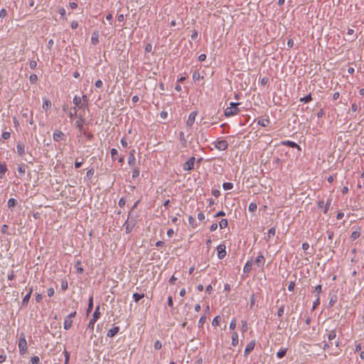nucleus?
I'll return each mask as SVG.
<instances>
[{
    "label": "nucleus",
    "instance_id": "1",
    "mask_svg": "<svg viewBox=\"0 0 364 364\" xmlns=\"http://www.w3.org/2000/svg\"><path fill=\"white\" fill-rule=\"evenodd\" d=\"M239 102H230V105L225 109L224 115L226 117H230L239 114L240 109L238 108Z\"/></svg>",
    "mask_w": 364,
    "mask_h": 364
},
{
    "label": "nucleus",
    "instance_id": "2",
    "mask_svg": "<svg viewBox=\"0 0 364 364\" xmlns=\"http://www.w3.org/2000/svg\"><path fill=\"white\" fill-rule=\"evenodd\" d=\"M75 315L76 311H74L73 313H70L64 318L63 328L65 330H68L71 328L73 325V318L75 316Z\"/></svg>",
    "mask_w": 364,
    "mask_h": 364
},
{
    "label": "nucleus",
    "instance_id": "3",
    "mask_svg": "<svg viewBox=\"0 0 364 364\" xmlns=\"http://www.w3.org/2000/svg\"><path fill=\"white\" fill-rule=\"evenodd\" d=\"M100 316V306H97L94 311L92 318H91V320L89 322V324H88L89 328H90L92 330L94 328L95 323L98 320Z\"/></svg>",
    "mask_w": 364,
    "mask_h": 364
},
{
    "label": "nucleus",
    "instance_id": "4",
    "mask_svg": "<svg viewBox=\"0 0 364 364\" xmlns=\"http://www.w3.org/2000/svg\"><path fill=\"white\" fill-rule=\"evenodd\" d=\"M18 348L21 354L25 353L28 349L27 341L26 340L25 336L23 333L21 335L18 341Z\"/></svg>",
    "mask_w": 364,
    "mask_h": 364
},
{
    "label": "nucleus",
    "instance_id": "5",
    "mask_svg": "<svg viewBox=\"0 0 364 364\" xmlns=\"http://www.w3.org/2000/svg\"><path fill=\"white\" fill-rule=\"evenodd\" d=\"M331 203V199H328L326 202L324 200H320L318 203V207L323 213H326L329 209Z\"/></svg>",
    "mask_w": 364,
    "mask_h": 364
},
{
    "label": "nucleus",
    "instance_id": "6",
    "mask_svg": "<svg viewBox=\"0 0 364 364\" xmlns=\"http://www.w3.org/2000/svg\"><path fill=\"white\" fill-rule=\"evenodd\" d=\"M215 147L220 151H225L228 149V143L227 141L221 139L214 142Z\"/></svg>",
    "mask_w": 364,
    "mask_h": 364
},
{
    "label": "nucleus",
    "instance_id": "7",
    "mask_svg": "<svg viewBox=\"0 0 364 364\" xmlns=\"http://www.w3.org/2000/svg\"><path fill=\"white\" fill-rule=\"evenodd\" d=\"M196 158L194 156L191 157L183 165V168L185 171H191L195 164Z\"/></svg>",
    "mask_w": 364,
    "mask_h": 364
},
{
    "label": "nucleus",
    "instance_id": "8",
    "mask_svg": "<svg viewBox=\"0 0 364 364\" xmlns=\"http://www.w3.org/2000/svg\"><path fill=\"white\" fill-rule=\"evenodd\" d=\"M16 152L17 154L21 156H23L25 155V144L22 141H18L17 144H16Z\"/></svg>",
    "mask_w": 364,
    "mask_h": 364
},
{
    "label": "nucleus",
    "instance_id": "9",
    "mask_svg": "<svg viewBox=\"0 0 364 364\" xmlns=\"http://www.w3.org/2000/svg\"><path fill=\"white\" fill-rule=\"evenodd\" d=\"M136 157H135V149H132L129 151V157H128V164L130 166H134L136 164Z\"/></svg>",
    "mask_w": 364,
    "mask_h": 364
},
{
    "label": "nucleus",
    "instance_id": "10",
    "mask_svg": "<svg viewBox=\"0 0 364 364\" xmlns=\"http://www.w3.org/2000/svg\"><path fill=\"white\" fill-rule=\"evenodd\" d=\"M225 245H220L217 247V252H218V257L219 259H223L226 255V250H225Z\"/></svg>",
    "mask_w": 364,
    "mask_h": 364
},
{
    "label": "nucleus",
    "instance_id": "11",
    "mask_svg": "<svg viewBox=\"0 0 364 364\" xmlns=\"http://www.w3.org/2000/svg\"><path fill=\"white\" fill-rule=\"evenodd\" d=\"M197 114H198V113L196 111H193L191 113H190V114L188 115V119L186 121L187 126H188L190 127H191L193 126V124L195 122L196 117Z\"/></svg>",
    "mask_w": 364,
    "mask_h": 364
},
{
    "label": "nucleus",
    "instance_id": "12",
    "mask_svg": "<svg viewBox=\"0 0 364 364\" xmlns=\"http://www.w3.org/2000/svg\"><path fill=\"white\" fill-rule=\"evenodd\" d=\"M255 341H251L249 342L245 349L244 354L245 356L248 355L255 348Z\"/></svg>",
    "mask_w": 364,
    "mask_h": 364
},
{
    "label": "nucleus",
    "instance_id": "13",
    "mask_svg": "<svg viewBox=\"0 0 364 364\" xmlns=\"http://www.w3.org/2000/svg\"><path fill=\"white\" fill-rule=\"evenodd\" d=\"M110 154H111V156H112V158L113 160H118V161L121 164H122L124 162V157L123 156H120L119 158L118 157V151L113 148L110 150Z\"/></svg>",
    "mask_w": 364,
    "mask_h": 364
},
{
    "label": "nucleus",
    "instance_id": "14",
    "mask_svg": "<svg viewBox=\"0 0 364 364\" xmlns=\"http://www.w3.org/2000/svg\"><path fill=\"white\" fill-rule=\"evenodd\" d=\"M64 133L60 130H55L53 133V140L55 141H60L64 138Z\"/></svg>",
    "mask_w": 364,
    "mask_h": 364
},
{
    "label": "nucleus",
    "instance_id": "15",
    "mask_svg": "<svg viewBox=\"0 0 364 364\" xmlns=\"http://www.w3.org/2000/svg\"><path fill=\"white\" fill-rule=\"evenodd\" d=\"M257 124L261 127H266L269 125L270 120H269V117L261 118V119H258Z\"/></svg>",
    "mask_w": 364,
    "mask_h": 364
},
{
    "label": "nucleus",
    "instance_id": "16",
    "mask_svg": "<svg viewBox=\"0 0 364 364\" xmlns=\"http://www.w3.org/2000/svg\"><path fill=\"white\" fill-rule=\"evenodd\" d=\"M264 261H265L264 257L262 253L260 252L259 254V255L257 257V258L255 259V262L258 267H261L264 265Z\"/></svg>",
    "mask_w": 364,
    "mask_h": 364
},
{
    "label": "nucleus",
    "instance_id": "17",
    "mask_svg": "<svg viewBox=\"0 0 364 364\" xmlns=\"http://www.w3.org/2000/svg\"><path fill=\"white\" fill-rule=\"evenodd\" d=\"M119 331V326H114V328H110L108 331H107V336L108 337H114V336H116L118 332Z\"/></svg>",
    "mask_w": 364,
    "mask_h": 364
},
{
    "label": "nucleus",
    "instance_id": "18",
    "mask_svg": "<svg viewBox=\"0 0 364 364\" xmlns=\"http://www.w3.org/2000/svg\"><path fill=\"white\" fill-rule=\"evenodd\" d=\"M51 106H52L51 101L48 100V99H46V98H44L43 99V105H42V108L45 111H48V110H49L51 108Z\"/></svg>",
    "mask_w": 364,
    "mask_h": 364
},
{
    "label": "nucleus",
    "instance_id": "19",
    "mask_svg": "<svg viewBox=\"0 0 364 364\" xmlns=\"http://www.w3.org/2000/svg\"><path fill=\"white\" fill-rule=\"evenodd\" d=\"M7 170L6 164L0 162V178H3L4 177Z\"/></svg>",
    "mask_w": 364,
    "mask_h": 364
},
{
    "label": "nucleus",
    "instance_id": "20",
    "mask_svg": "<svg viewBox=\"0 0 364 364\" xmlns=\"http://www.w3.org/2000/svg\"><path fill=\"white\" fill-rule=\"evenodd\" d=\"M26 166L23 164H20L18 166L17 171L20 176H23L26 173Z\"/></svg>",
    "mask_w": 364,
    "mask_h": 364
},
{
    "label": "nucleus",
    "instance_id": "21",
    "mask_svg": "<svg viewBox=\"0 0 364 364\" xmlns=\"http://www.w3.org/2000/svg\"><path fill=\"white\" fill-rule=\"evenodd\" d=\"M91 42L93 45H96L99 43V34L97 32L95 31L92 33L91 36Z\"/></svg>",
    "mask_w": 364,
    "mask_h": 364
},
{
    "label": "nucleus",
    "instance_id": "22",
    "mask_svg": "<svg viewBox=\"0 0 364 364\" xmlns=\"http://www.w3.org/2000/svg\"><path fill=\"white\" fill-rule=\"evenodd\" d=\"M32 292H33V289H32V288H31L29 289L28 292L27 293V294L24 296V298L22 300L23 305H26L28 304V302L31 298Z\"/></svg>",
    "mask_w": 364,
    "mask_h": 364
},
{
    "label": "nucleus",
    "instance_id": "23",
    "mask_svg": "<svg viewBox=\"0 0 364 364\" xmlns=\"http://www.w3.org/2000/svg\"><path fill=\"white\" fill-rule=\"evenodd\" d=\"M232 345L233 346H236L238 344L239 339H238V334L237 332H233L232 334Z\"/></svg>",
    "mask_w": 364,
    "mask_h": 364
},
{
    "label": "nucleus",
    "instance_id": "24",
    "mask_svg": "<svg viewBox=\"0 0 364 364\" xmlns=\"http://www.w3.org/2000/svg\"><path fill=\"white\" fill-rule=\"evenodd\" d=\"M84 122H85V119L82 117H80L76 122H75V125L76 127L78 128V129L80 131H82V128H83V124H84Z\"/></svg>",
    "mask_w": 364,
    "mask_h": 364
},
{
    "label": "nucleus",
    "instance_id": "25",
    "mask_svg": "<svg viewBox=\"0 0 364 364\" xmlns=\"http://www.w3.org/2000/svg\"><path fill=\"white\" fill-rule=\"evenodd\" d=\"M282 144L287 145V146H289L290 147H292V148H297L298 149L300 150V146L296 143H295L294 141H283Z\"/></svg>",
    "mask_w": 364,
    "mask_h": 364
},
{
    "label": "nucleus",
    "instance_id": "26",
    "mask_svg": "<svg viewBox=\"0 0 364 364\" xmlns=\"http://www.w3.org/2000/svg\"><path fill=\"white\" fill-rule=\"evenodd\" d=\"M252 262L251 261L246 262V264H245L244 268H243L244 272L249 273L252 269Z\"/></svg>",
    "mask_w": 364,
    "mask_h": 364
},
{
    "label": "nucleus",
    "instance_id": "27",
    "mask_svg": "<svg viewBox=\"0 0 364 364\" xmlns=\"http://www.w3.org/2000/svg\"><path fill=\"white\" fill-rule=\"evenodd\" d=\"M287 348H281L277 353V357L278 358H282L283 357L285 356L286 353H287Z\"/></svg>",
    "mask_w": 364,
    "mask_h": 364
},
{
    "label": "nucleus",
    "instance_id": "28",
    "mask_svg": "<svg viewBox=\"0 0 364 364\" xmlns=\"http://www.w3.org/2000/svg\"><path fill=\"white\" fill-rule=\"evenodd\" d=\"M321 291H322V286L321 284H318L315 287L314 294L316 297H318V296H319V294H321Z\"/></svg>",
    "mask_w": 364,
    "mask_h": 364
},
{
    "label": "nucleus",
    "instance_id": "29",
    "mask_svg": "<svg viewBox=\"0 0 364 364\" xmlns=\"http://www.w3.org/2000/svg\"><path fill=\"white\" fill-rule=\"evenodd\" d=\"M17 204V200L15 198H10L8 200L7 205L9 208H14Z\"/></svg>",
    "mask_w": 364,
    "mask_h": 364
},
{
    "label": "nucleus",
    "instance_id": "30",
    "mask_svg": "<svg viewBox=\"0 0 364 364\" xmlns=\"http://www.w3.org/2000/svg\"><path fill=\"white\" fill-rule=\"evenodd\" d=\"M144 297V294L134 293L133 294V299H134L135 302H138L140 299H141Z\"/></svg>",
    "mask_w": 364,
    "mask_h": 364
},
{
    "label": "nucleus",
    "instance_id": "31",
    "mask_svg": "<svg viewBox=\"0 0 364 364\" xmlns=\"http://www.w3.org/2000/svg\"><path fill=\"white\" fill-rule=\"evenodd\" d=\"M92 308H93V296H91L89 299V304H88V306H87V314L91 312Z\"/></svg>",
    "mask_w": 364,
    "mask_h": 364
},
{
    "label": "nucleus",
    "instance_id": "32",
    "mask_svg": "<svg viewBox=\"0 0 364 364\" xmlns=\"http://www.w3.org/2000/svg\"><path fill=\"white\" fill-rule=\"evenodd\" d=\"M327 337L329 341L333 340L336 337V333L334 330L330 331L327 333Z\"/></svg>",
    "mask_w": 364,
    "mask_h": 364
},
{
    "label": "nucleus",
    "instance_id": "33",
    "mask_svg": "<svg viewBox=\"0 0 364 364\" xmlns=\"http://www.w3.org/2000/svg\"><path fill=\"white\" fill-rule=\"evenodd\" d=\"M311 100H312V97H311V94H309L304 97H301L300 99V101L303 102L304 103H308V102H311Z\"/></svg>",
    "mask_w": 364,
    "mask_h": 364
},
{
    "label": "nucleus",
    "instance_id": "34",
    "mask_svg": "<svg viewBox=\"0 0 364 364\" xmlns=\"http://www.w3.org/2000/svg\"><path fill=\"white\" fill-rule=\"evenodd\" d=\"M257 205L255 203H250L248 206V210L250 212H255L257 210Z\"/></svg>",
    "mask_w": 364,
    "mask_h": 364
},
{
    "label": "nucleus",
    "instance_id": "35",
    "mask_svg": "<svg viewBox=\"0 0 364 364\" xmlns=\"http://www.w3.org/2000/svg\"><path fill=\"white\" fill-rule=\"evenodd\" d=\"M139 173H140V169L139 167H136L134 168L133 171H132V178H136L139 176Z\"/></svg>",
    "mask_w": 364,
    "mask_h": 364
},
{
    "label": "nucleus",
    "instance_id": "36",
    "mask_svg": "<svg viewBox=\"0 0 364 364\" xmlns=\"http://www.w3.org/2000/svg\"><path fill=\"white\" fill-rule=\"evenodd\" d=\"M223 187L224 190H230L233 188V184L230 182H225L223 183Z\"/></svg>",
    "mask_w": 364,
    "mask_h": 364
},
{
    "label": "nucleus",
    "instance_id": "37",
    "mask_svg": "<svg viewBox=\"0 0 364 364\" xmlns=\"http://www.w3.org/2000/svg\"><path fill=\"white\" fill-rule=\"evenodd\" d=\"M220 316H215V317L213 318V321H212V325H213V326H219V324H220Z\"/></svg>",
    "mask_w": 364,
    "mask_h": 364
},
{
    "label": "nucleus",
    "instance_id": "38",
    "mask_svg": "<svg viewBox=\"0 0 364 364\" xmlns=\"http://www.w3.org/2000/svg\"><path fill=\"white\" fill-rule=\"evenodd\" d=\"M82 102V99L80 97L77 96V95H75L73 98V103L76 105V106H78L80 105V104Z\"/></svg>",
    "mask_w": 364,
    "mask_h": 364
},
{
    "label": "nucleus",
    "instance_id": "39",
    "mask_svg": "<svg viewBox=\"0 0 364 364\" xmlns=\"http://www.w3.org/2000/svg\"><path fill=\"white\" fill-rule=\"evenodd\" d=\"M236 326H237L236 318H233L231 320L230 323V329L235 330V328H236Z\"/></svg>",
    "mask_w": 364,
    "mask_h": 364
},
{
    "label": "nucleus",
    "instance_id": "40",
    "mask_svg": "<svg viewBox=\"0 0 364 364\" xmlns=\"http://www.w3.org/2000/svg\"><path fill=\"white\" fill-rule=\"evenodd\" d=\"M220 228H226L228 226V220L225 219H222L219 222Z\"/></svg>",
    "mask_w": 364,
    "mask_h": 364
},
{
    "label": "nucleus",
    "instance_id": "41",
    "mask_svg": "<svg viewBox=\"0 0 364 364\" xmlns=\"http://www.w3.org/2000/svg\"><path fill=\"white\" fill-rule=\"evenodd\" d=\"M284 305H282V306H281L279 308V309H278V311H277V316H278L279 317H281V316L284 314Z\"/></svg>",
    "mask_w": 364,
    "mask_h": 364
},
{
    "label": "nucleus",
    "instance_id": "42",
    "mask_svg": "<svg viewBox=\"0 0 364 364\" xmlns=\"http://www.w3.org/2000/svg\"><path fill=\"white\" fill-rule=\"evenodd\" d=\"M154 348L156 350H160L162 347L161 343L159 341H156L154 342Z\"/></svg>",
    "mask_w": 364,
    "mask_h": 364
},
{
    "label": "nucleus",
    "instance_id": "43",
    "mask_svg": "<svg viewBox=\"0 0 364 364\" xmlns=\"http://www.w3.org/2000/svg\"><path fill=\"white\" fill-rule=\"evenodd\" d=\"M320 304V296L316 297V300L313 304V309H315Z\"/></svg>",
    "mask_w": 364,
    "mask_h": 364
},
{
    "label": "nucleus",
    "instance_id": "44",
    "mask_svg": "<svg viewBox=\"0 0 364 364\" xmlns=\"http://www.w3.org/2000/svg\"><path fill=\"white\" fill-rule=\"evenodd\" d=\"M7 16V11L6 9H1L0 11V17L4 18Z\"/></svg>",
    "mask_w": 364,
    "mask_h": 364
},
{
    "label": "nucleus",
    "instance_id": "45",
    "mask_svg": "<svg viewBox=\"0 0 364 364\" xmlns=\"http://www.w3.org/2000/svg\"><path fill=\"white\" fill-rule=\"evenodd\" d=\"M275 235V229H269L267 237L268 239L272 237Z\"/></svg>",
    "mask_w": 364,
    "mask_h": 364
},
{
    "label": "nucleus",
    "instance_id": "46",
    "mask_svg": "<svg viewBox=\"0 0 364 364\" xmlns=\"http://www.w3.org/2000/svg\"><path fill=\"white\" fill-rule=\"evenodd\" d=\"M31 361L32 364H38L40 361V359L38 356H33L31 358Z\"/></svg>",
    "mask_w": 364,
    "mask_h": 364
},
{
    "label": "nucleus",
    "instance_id": "47",
    "mask_svg": "<svg viewBox=\"0 0 364 364\" xmlns=\"http://www.w3.org/2000/svg\"><path fill=\"white\" fill-rule=\"evenodd\" d=\"M54 293H55V290H54V289H53V288H52V287H51V288H49V289H48V291H47V294H48V296L49 297L53 296L54 295Z\"/></svg>",
    "mask_w": 364,
    "mask_h": 364
},
{
    "label": "nucleus",
    "instance_id": "48",
    "mask_svg": "<svg viewBox=\"0 0 364 364\" xmlns=\"http://www.w3.org/2000/svg\"><path fill=\"white\" fill-rule=\"evenodd\" d=\"M10 136H11V134H10V132H3V134H2V138H3L4 139H9V138H10Z\"/></svg>",
    "mask_w": 364,
    "mask_h": 364
},
{
    "label": "nucleus",
    "instance_id": "49",
    "mask_svg": "<svg viewBox=\"0 0 364 364\" xmlns=\"http://www.w3.org/2000/svg\"><path fill=\"white\" fill-rule=\"evenodd\" d=\"M242 332H245L247 330V328H248L247 323V322L245 321H242Z\"/></svg>",
    "mask_w": 364,
    "mask_h": 364
},
{
    "label": "nucleus",
    "instance_id": "50",
    "mask_svg": "<svg viewBox=\"0 0 364 364\" xmlns=\"http://www.w3.org/2000/svg\"><path fill=\"white\" fill-rule=\"evenodd\" d=\"M95 85L97 88H101L103 86V82L101 80H98L95 82Z\"/></svg>",
    "mask_w": 364,
    "mask_h": 364
},
{
    "label": "nucleus",
    "instance_id": "51",
    "mask_svg": "<svg viewBox=\"0 0 364 364\" xmlns=\"http://www.w3.org/2000/svg\"><path fill=\"white\" fill-rule=\"evenodd\" d=\"M29 66L31 69H35L37 66V62L36 60H31L29 63Z\"/></svg>",
    "mask_w": 364,
    "mask_h": 364
},
{
    "label": "nucleus",
    "instance_id": "52",
    "mask_svg": "<svg viewBox=\"0 0 364 364\" xmlns=\"http://www.w3.org/2000/svg\"><path fill=\"white\" fill-rule=\"evenodd\" d=\"M269 82V79L268 77H262L261 80H260V83L262 85H265L268 83Z\"/></svg>",
    "mask_w": 364,
    "mask_h": 364
},
{
    "label": "nucleus",
    "instance_id": "53",
    "mask_svg": "<svg viewBox=\"0 0 364 364\" xmlns=\"http://www.w3.org/2000/svg\"><path fill=\"white\" fill-rule=\"evenodd\" d=\"M168 116V112L166 111H162L161 113H160V117L164 119H166Z\"/></svg>",
    "mask_w": 364,
    "mask_h": 364
},
{
    "label": "nucleus",
    "instance_id": "54",
    "mask_svg": "<svg viewBox=\"0 0 364 364\" xmlns=\"http://www.w3.org/2000/svg\"><path fill=\"white\" fill-rule=\"evenodd\" d=\"M205 321H206V317L205 316H201L200 318L199 319L198 324L202 326L204 324V323L205 322Z\"/></svg>",
    "mask_w": 364,
    "mask_h": 364
},
{
    "label": "nucleus",
    "instance_id": "55",
    "mask_svg": "<svg viewBox=\"0 0 364 364\" xmlns=\"http://www.w3.org/2000/svg\"><path fill=\"white\" fill-rule=\"evenodd\" d=\"M360 236V232H358V231H354L352 235H351V237L353 238V240H355L356 238H358V237Z\"/></svg>",
    "mask_w": 364,
    "mask_h": 364
},
{
    "label": "nucleus",
    "instance_id": "56",
    "mask_svg": "<svg viewBox=\"0 0 364 364\" xmlns=\"http://www.w3.org/2000/svg\"><path fill=\"white\" fill-rule=\"evenodd\" d=\"M120 142H121L122 146L124 147V148L127 147V145H128L127 139L124 137L121 139Z\"/></svg>",
    "mask_w": 364,
    "mask_h": 364
},
{
    "label": "nucleus",
    "instance_id": "57",
    "mask_svg": "<svg viewBox=\"0 0 364 364\" xmlns=\"http://www.w3.org/2000/svg\"><path fill=\"white\" fill-rule=\"evenodd\" d=\"M294 40L292 38H289L288 41H287V46L289 48H292L294 46Z\"/></svg>",
    "mask_w": 364,
    "mask_h": 364
},
{
    "label": "nucleus",
    "instance_id": "58",
    "mask_svg": "<svg viewBox=\"0 0 364 364\" xmlns=\"http://www.w3.org/2000/svg\"><path fill=\"white\" fill-rule=\"evenodd\" d=\"M38 79V77L36 74H32L30 76V80L32 82H35Z\"/></svg>",
    "mask_w": 364,
    "mask_h": 364
},
{
    "label": "nucleus",
    "instance_id": "59",
    "mask_svg": "<svg viewBox=\"0 0 364 364\" xmlns=\"http://www.w3.org/2000/svg\"><path fill=\"white\" fill-rule=\"evenodd\" d=\"M63 354L65 355V359L67 360V361H69V360H70V353L68 351H67L66 350H65L63 351Z\"/></svg>",
    "mask_w": 364,
    "mask_h": 364
},
{
    "label": "nucleus",
    "instance_id": "60",
    "mask_svg": "<svg viewBox=\"0 0 364 364\" xmlns=\"http://www.w3.org/2000/svg\"><path fill=\"white\" fill-rule=\"evenodd\" d=\"M125 203H126V200H125V199L124 198H122L119 199V205L120 207H123L125 205Z\"/></svg>",
    "mask_w": 364,
    "mask_h": 364
},
{
    "label": "nucleus",
    "instance_id": "61",
    "mask_svg": "<svg viewBox=\"0 0 364 364\" xmlns=\"http://www.w3.org/2000/svg\"><path fill=\"white\" fill-rule=\"evenodd\" d=\"M294 287H295L294 282H290L289 286H288V290L289 291H293L294 289Z\"/></svg>",
    "mask_w": 364,
    "mask_h": 364
},
{
    "label": "nucleus",
    "instance_id": "62",
    "mask_svg": "<svg viewBox=\"0 0 364 364\" xmlns=\"http://www.w3.org/2000/svg\"><path fill=\"white\" fill-rule=\"evenodd\" d=\"M94 172H95V171H94L93 168H91V169L88 170L87 172V177H92L93 176V174H94Z\"/></svg>",
    "mask_w": 364,
    "mask_h": 364
},
{
    "label": "nucleus",
    "instance_id": "63",
    "mask_svg": "<svg viewBox=\"0 0 364 364\" xmlns=\"http://www.w3.org/2000/svg\"><path fill=\"white\" fill-rule=\"evenodd\" d=\"M152 50V46L151 44H147L146 46H145V51L146 52H151Z\"/></svg>",
    "mask_w": 364,
    "mask_h": 364
},
{
    "label": "nucleus",
    "instance_id": "64",
    "mask_svg": "<svg viewBox=\"0 0 364 364\" xmlns=\"http://www.w3.org/2000/svg\"><path fill=\"white\" fill-rule=\"evenodd\" d=\"M206 59V55L205 54H200L198 56V60L200 62L204 61Z\"/></svg>",
    "mask_w": 364,
    "mask_h": 364
}]
</instances>
